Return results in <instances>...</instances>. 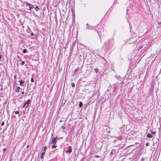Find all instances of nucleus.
Instances as JSON below:
<instances>
[{
	"label": "nucleus",
	"mask_w": 161,
	"mask_h": 161,
	"mask_svg": "<svg viewBox=\"0 0 161 161\" xmlns=\"http://www.w3.org/2000/svg\"><path fill=\"white\" fill-rule=\"evenodd\" d=\"M114 41L113 39H111L106 42L105 43V46L106 48L109 49H111L114 46Z\"/></svg>",
	"instance_id": "obj_1"
},
{
	"label": "nucleus",
	"mask_w": 161,
	"mask_h": 161,
	"mask_svg": "<svg viewBox=\"0 0 161 161\" xmlns=\"http://www.w3.org/2000/svg\"><path fill=\"white\" fill-rule=\"evenodd\" d=\"M57 138V136H56V137H53L52 140L51 144H55L57 142L56 139Z\"/></svg>",
	"instance_id": "obj_2"
},
{
	"label": "nucleus",
	"mask_w": 161,
	"mask_h": 161,
	"mask_svg": "<svg viewBox=\"0 0 161 161\" xmlns=\"http://www.w3.org/2000/svg\"><path fill=\"white\" fill-rule=\"evenodd\" d=\"M31 100L30 99H28L27 100L26 102H25V103L26 105V108H27L28 107L29 104L31 103Z\"/></svg>",
	"instance_id": "obj_3"
},
{
	"label": "nucleus",
	"mask_w": 161,
	"mask_h": 161,
	"mask_svg": "<svg viewBox=\"0 0 161 161\" xmlns=\"http://www.w3.org/2000/svg\"><path fill=\"white\" fill-rule=\"evenodd\" d=\"M72 151L71 147L70 146H69L68 147V149L67 150L65 151V152L66 153H71Z\"/></svg>",
	"instance_id": "obj_4"
},
{
	"label": "nucleus",
	"mask_w": 161,
	"mask_h": 161,
	"mask_svg": "<svg viewBox=\"0 0 161 161\" xmlns=\"http://www.w3.org/2000/svg\"><path fill=\"white\" fill-rule=\"evenodd\" d=\"M21 90L22 89H20L19 86H17L15 89V91L16 92H21Z\"/></svg>",
	"instance_id": "obj_5"
},
{
	"label": "nucleus",
	"mask_w": 161,
	"mask_h": 161,
	"mask_svg": "<svg viewBox=\"0 0 161 161\" xmlns=\"http://www.w3.org/2000/svg\"><path fill=\"white\" fill-rule=\"evenodd\" d=\"M25 81H24L22 80H21L20 81V84L19 85L20 86H23V84H24Z\"/></svg>",
	"instance_id": "obj_6"
},
{
	"label": "nucleus",
	"mask_w": 161,
	"mask_h": 161,
	"mask_svg": "<svg viewBox=\"0 0 161 161\" xmlns=\"http://www.w3.org/2000/svg\"><path fill=\"white\" fill-rule=\"evenodd\" d=\"M86 27L89 29H92V26L88 24H86Z\"/></svg>",
	"instance_id": "obj_7"
},
{
	"label": "nucleus",
	"mask_w": 161,
	"mask_h": 161,
	"mask_svg": "<svg viewBox=\"0 0 161 161\" xmlns=\"http://www.w3.org/2000/svg\"><path fill=\"white\" fill-rule=\"evenodd\" d=\"M147 137L148 138H151L152 137V135L151 133H148L147 135Z\"/></svg>",
	"instance_id": "obj_8"
},
{
	"label": "nucleus",
	"mask_w": 161,
	"mask_h": 161,
	"mask_svg": "<svg viewBox=\"0 0 161 161\" xmlns=\"http://www.w3.org/2000/svg\"><path fill=\"white\" fill-rule=\"evenodd\" d=\"M34 8L36 11H38L40 9V8L38 6H36L35 7H34Z\"/></svg>",
	"instance_id": "obj_9"
},
{
	"label": "nucleus",
	"mask_w": 161,
	"mask_h": 161,
	"mask_svg": "<svg viewBox=\"0 0 161 161\" xmlns=\"http://www.w3.org/2000/svg\"><path fill=\"white\" fill-rule=\"evenodd\" d=\"M27 52V50L26 49H24L22 51L23 53H26Z\"/></svg>",
	"instance_id": "obj_10"
},
{
	"label": "nucleus",
	"mask_w": 161,
	"mask_h": 161,
	"mask_svg": "<svg viewBox=\"0 0 161 161\" xmlns=\"http://www.w3.org/2000/svg\"><path fill=\"white\" fill-rule=\"evenodd\" d=\"M34 6L32 5H31V6L29 7V9L30 10H31V9L33 8Z\"/></svg>",
	"instance_id": "obj_11"
},
{
	"label": "nucleus",
	"mask_w": 161,
	"mask_h": 161,
	"mask_svg": "<svg viewBox=\"0 0 161 161\" xmlns=\"http://www.w3.org/2000/svg\"><path fill=\"white\" fill-rule=\"evenodd\" d=\"M57 147V146H56L55 145V144H53V145L52 146V148L53 149L55 148L56 147Z\"/></svg>",
	"instance_id": "obj_12"
},
{
	"label": "nucleus",
	"mask_w": 161,
	"mask_h": 161,
	"mask_svg": "<svg viewBox=\"0 0 161 161\" xmlns=\"http://www.w3.org/2000/svg\"><path fill=\"white\" fill-rule=\"evenodd\" d=\"M26 4L27 6H29V7L31 5V3H28V2H27L26 3Z\"/></svg>",
	"instance_id": "obj_13"
},
{
	"label": "nucleus",
	"mask_w": 161,
	"mask_h": 161,
	"mask_svg": "<svg viewBox=\"0 0 161 161\" xmlns=\"http://www.w3.org/2000/svg\"><path fill=\"white\" fill-rule=\"evenodd\" d=\"M94 70L95 71L96 73H97L98 72V69L97 68H95L94 69Z\"/></svg>",
	"instance_id": "obj_14"
},
{
	"label": "nucleus",
	"mask_w": 161,
	"mask_h": 161,
	"mask_svg": "<svg viewBox=\"0 0 161 161\" xmlns=\"http://www.w3.org/2000/svg\"><path fill=\"white\" fill-rule=\"evenodd\" d=\"M47 149V147L46 146H45L44 147V150H43L44 152H45L46 150Z\"/></svg>",
	"instance_id": "obj_15"
},
{
	"label": "nucleus",
	"mask_w": 161,
	"mask_h": 161,
	"mask_svg": "<svg viewBox=\"0 0 161 161\" xmlns=\"http://www.w3.org/2000/svg\"><path fill=\"white\" fill-rule=\"evenodd\" d=\"M31 82H34V79H33V77H32V78H31Z\"/></svg>",
	"instance_id": "obj_16"
},
{
	"label": "nucleus",
	"mask_w": 161,
	"mask_h": 161,
	"mask_svg": "<svg viewBox=\"0 0 161 161\" xmlns=\"http://www.w3.org/2000/svg\"><path fill=\"white\" fill-rule=\"evenodd\" d=\"M26 105L25 104V103H24L23 104V105L22 106V107L23 108H24L25 107H26Z\"/></svg>",
	"instance_id": "obj_17"
},
{
	"label": "nucleus",
	"mask_w": 161,
	"mask_h": 161,
	"mask_svg": "<svg viewBox=\"0 0 161 161\" xmlns=\"http://www.w3.org/2000/svg\"><path fill=\"white\" fill-rule=\"evenodd\" d=\"M151 132L153 134H155V133H156V131H151Z\"/></svg>",
	"instance_id": "obj_18"
},
{
	"label": "nucleus",
	"mask_w": 161,
	"mask_h": 161,
	"mask_svg": "<svg viewBox=\"0 0 161 161\" xmlns=\"http://www.w3.org/2000/svg\"><path fill=\"white\" fill-rule=\"evenodd\" d=\"M14 113H15V114H19V112L18 111H17L14 112Z\"/></svg>",
	"instance_id": "obj_19"
},
{
	"label": "nucleus",
	"mask_w": 161,
	"mask_h": 161,
	"mask_svg": "<svg viewBox=\"0 0 161 161\" xmlns=\"http://www.w3.org/2000/svg\"><path fill=\"white\" fill-rule=\"evenodd\" d=\"M72 86L73 87H74L75 86V84L74 83H73L72 84Z\"/></svg>",
	"instance_id": "obj_20"
},
{
	"label": "nucleus",
	"mask_w": 161,
	"mask_h": 161,
	"mask_svg": "<svg viewBox=\"0 0 161 161\" xmlns=\"http://www.w3.org/2000/svg\"><path fill=\"white\" fill-rule=\"evenodd\" d=\"M25 64V62L24 61H22L21 64L22 65H24Z\"/></svg>",
	"instance_id": "obj_21"
},
{
	"label": "nucleus",
	"mask_w": 161,
	"mask_h": 161,
	"mask_svg": "<svg viewBox=\"0 0 161 161\" xmlns=\"http://www.w3.org/2000/svg\"><path fill=\"white\" fill-rule=\"evenodd\" d=\"M4 124V122H3V121L2 122V124H1V125L2 126H3Z\"/></svg>",
	"instance_id": "obj_22"
},
{
	"label": "nucleus",
	"mask_w": 161,
	"mask_h": 161,
	"mask_svg": "<svg viewBox=\"0 0 161 161\" xmlns=\"http://www.w3.org/2000/svg\"><path fill=\"white\" fill-rule=\"evenodd\" d=\"M99 149H97L96 150H95V152L96 153H97L98 151H99Z\"/></svg>",
	"instance_id": "obj_23"
},
{
	"label": "nucleus",
	"mask_w": 161,
	"mask_h": 161,
	"mask_svg": "<svg viewBox=\"0 0 161 161\" xmlns=\"http://www.w3.org/2000/svg\"><path fill=\"white\" fill-rule=\"evenodd\" d=\"M43 156L41 155V158L42 159V161H43Z\"/></svg>",
	"instance_id": "obj_24"
},
{
	"label": "nucleus",
	"mask_w": 161,
	"mask_h": 161,
	"mask_svg": "<svg viewBox=\"0 0 161 161\" xmlns=\"http://www.w3.org/2000/svg\"><path fill=\"white\" fill-rule=\"evenodd\" d=\"M45 152H44L42 153L41 155L43 156L45 155Z\"/></svg>",
	"instance_id": "obj_25"
},
{
	"label": "nucleus",
	"mask_w": 161,
	"mask_h": 161,
	"mask_svg": "<svg viewBox=\"0 0 161 161\" xmlns=\"http://www.w3.org/2000/svg\"><path fill=\"white\" fill-rule=\"evenodd\" d=\"M146 145L147 146H148L149 145V143L147 142L146 143Z\"/></svg>",
	"instance_id": "obj_26"
},
{
	"label": "nucleus",
	"mask_w": 161,
	"mask_h": 161,
	"mask_svg": "<svg viewBox=\"0 0 161 161\" xmlns=\"http://www.w3.org/2000/svg\"><path fill=\"white\" fill-rule=\"evenodd\" d=\"M79 106L80 107V102H79Z\"/></svg>",
	"instance_id": "obj_27"
},
{
	"label": "nucleus",
	"mask_w": 161,
	"mask_h": 161,
	"mask_svg": "<svg viewBox=\"0 0 161 161\" xmlns=\"http://www.w3.org/2000/svg\"><path fill=\"white\" fill-rule=\"evenodd\" d=\"M95 157L97 158H98L99 157V156L97 155H95Z\"/></svg>",
	"instance_id": "obj_28"
},
{
	"label": "nucleus",
	"mask_w": 161,
	"mask_h": 161,
	"mask_svg": "<svg viewBox=\"0 0 161 161\" xmlns=\"http://www.w3.org/2000/svg\"><path fill=\"white\" fill-rule=\"evenodd\" d=\"M17 57L19 59H20V57L19 55H17Z\"/></svg>",
	"instance_id": "obj_29"
},
{
	"label": "nucleus",
	"mask_w": 161,
	"mask_h": 161,
	"mask_svg": "<svg viewBox=\"0 0 161 161\" xmlns=\"http://www.w3.org/2000/svg\"><path fill=\"white\" fill-rule=\"evenodd\" d=\"M31 36H33L34 35V34L33 32H32L31 33Z\"/></svg>",
	"instance_id": "obj_30"
},
{
	"label": "nucleus",
	"mask_w": 161,
	"mask_h": 161,
	"mask_svg": "<svg viewBox=\"0 0 161 161\" xmlns=\"http://www.w3.org/2000/svg\"><path fill=\"white\" fill-rule=\"evenodd\" d=\"M14 79H16V75H14Z\"/></svg>",
	"instance_id": "obj_31"
},
{
	"label": "nucleus",
	"mask_w": 161,
	"mask_h": 161,
	"mask_svg": "<svg viewBox=\"0 0 161 161\" xmlns=\"http://www.w3.org/2000/svg\"><path fill=\"white\" fill-rule=\"evenodd\" d=\"M61 128H62L64 129H65V127H64V126H62L61 127Z\"/></svg>",
	"instance_id": "obj_32"
},
{
	"label": "nucleus",
	"mask_w": 161,
	"mask_h": 161,
	"mask_svg": "<svg viewBox=\"0 0 161 161\" xmlns=\"http://www.w3.org/2000/svg\"><path fill=\"white\" fill-rule=\"evenodd\" d=\"M6 148H4V149H3V151H6Z\"/></svg>",
	"instance_id": "obj_33"
},
{
	"label": "nucleus",
	"mask_w": 161,
	"mask_h": 161,
	"mask_svg": "<svg viewBox=\"0 0 161 161\" xmlns=\"http://www.w3.org/2000/svg\"><path fill=\"white\" fill-rule=\"evenodd\" d=\"M24 91H23V92H22L21 94H24Z\"/></svg>",
	"instance_id": "obj_34"
},
{
	"label": "nucleus",
	"mask_w": 161,
	"mask_h": 161,
	"mask_svg": "<svg viewBox=\"0 0 161 161\" xmlns=\"http://www.w3.org/2000/svg\"><path fill=\"white\" fill-rule=\"evenodd\" d=\"M77 69H75V72L76 71H77Z\"/></svg>",
	"instance_id": "obj_35"
},
{
	"label": "nucleus",
	"mask_w": 161,
	"mask_h": 161,
	"mask_svg": "<svg viewBox=\"0 0 161 161\" xmlns=\"http://www.w3.org/2000/svg\"><path fill=\"white\" fill-rule=\"evenodd\" d=\"M2 57L1 54H0V59H1Z\"/></svg>",
	"instance_id": "obj_36"
},
{
	"label": "nucleus",
	"mask_w": 161,
	"mask_h": 161,
	"mask_svg": "<svg viewBox=\"0 0 161 161\" xmlns=\"http://www.w3.org/2000/svg\"><path fill=\"white\" fill-rule=\"evenodd\" d=\"M82 104H83V103H82L81 102V107L82 106Z\"/></svg>",
	"instance_id": "obj_37"
},
{
	"label": "nucleus",
	"mask_w": 161,
	"mask_h": 161,
	"mask_svg": "<svg viewBox=\"0 0 161 161\" xmlns=\"http://www.w3.org/2000/svg\"><path fill=\"white\" fill-rule=\"evenodd\" d=\"M19 114V115H18V116H19V117H20V115L19 114Z\"/></svg>",
	"instance_id": "obj_38"
},
{
	"label": "nucleus",
	"mask_w": 161,
	"mask_h": 161,
	"mask_svg": "<svg viewBox=\"0 0 161 161\" xmlns=\"http://www.w3.org/2000/svg\"><path fill=\"white\" fill-rule=\"evenodd\" d=\"M53 134L52 133V135H51L52 137V136H53Z\"/></svg>",
	"instance_id": "obj_39"
},
{
	"label": "nucleus",
	"mask_w": 161,
	"mask_h": 161,
	"mask_svg": "<svg viewBox=\"0 0 161 161\" xmlns=\"http://www.w3.org/2000/svg\"><path fill=\"white\" fill-rule=\"evenodd\" d=\"M112 153H113L112 152H111V153H110V154H112Z\"/></svg>",
	"instance_id": "obj_40"
}]
</instances>
